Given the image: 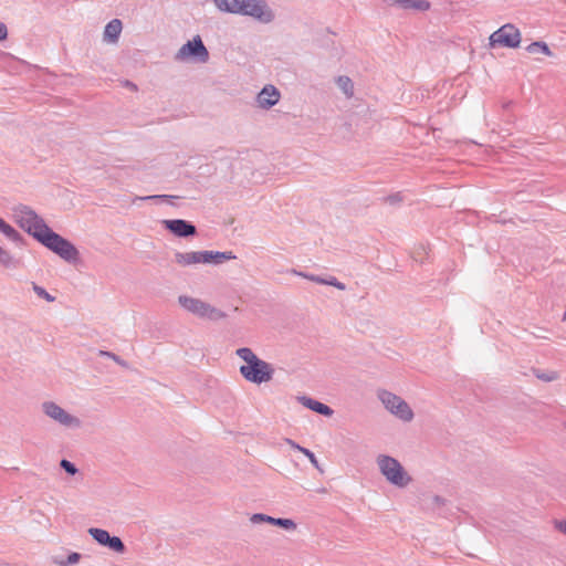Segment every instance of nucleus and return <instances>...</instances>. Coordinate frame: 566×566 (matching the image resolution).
I'll use <instances>...</instances> for the list:
<instances>
[{"label":"nucleus","mask_w":566,"mask_h":566,"mask_svg":"<svg viewBox=\"0 0 566 566\" xmlns=\"http://www.w3.org/2000/svg\"><path fill=\"white\" fill-rule=\"evenodd\" d=\"M444 503H446V500L443 497H441L440 495H432L429 499L428 507L436 510V509L444 505Z\"/></svg>","instance_id":"cd10ccee"},{"label":"nucleus","mask_w":566,"mask_h":566,"mask_svg":"<svg viewBox=\"0 0 566 566\" xmlns=\"http://www.w3.org/2000/svg\"><path fill=\"white\" fill-rule=\"evenodd\" d=\"M187 60L200 63H206L209 60V52L200 35H195L192 40L187 41L175 54V61L184 62Z\"/></svg>","instance_id":"0eeeda50"},{"label":"nucleus","mask_w":566,"mask_h":566,"mask_svg":"<svg viewBox=\"0 0 566 566\" xmlns=\"http://www.w3.org/2000/svg\"><path fill=\"white\" fill-rule=\"evenodd\" d=\"M12 213L18 226L43 247L69 263H74L78 260L80 253L76 247L67 239L54 232L31 207L19 203L12 208Z\"/></svg>","instance_id":"f257e3e1"},{"label":"nucleus","mask_w":566,"mask_h":566,"mask_svg":"<svg viewBox=\"0 0 566 566\" xmlns=\"http://www.w3.org/2000/svg\"><path fill=\"white\" fill-rule=\"evenodd\" d=\"M384 201L390 206L399 205L402 201L401 192H396L384 198Z\"/></svg>","instance_id":"c85d7f7f"},{"label":"nucleus","mask_w":566,"mask_h":566,"mask_svg":"<svg viewBox=\"0 0 566 566\" xmlns=\"http://www.w3.org/2000/svg\"><path fill=\"white\" fill-rule=\"evenodd\" d=\"M555 527L566 535V520L555 521Z\"/></svg>","instance_id":"f704fd0d"},{"label":"nucleus","mask_w":566,"mask_h":566,"mask_svg":"<svg viewBox=\"0 0 566 566\" xmlns=\"http://www.w3.org/2000/svg\"><path fill=\"white\" fill-rule=\"evenodd\" d=\"M270 524L284 528L286 531L296 530V523L291 518L272 517Z\"/></svg>","instance_id":"412c9836"},{"label":"nucleus","mask_w":566,"mask_h":566,"mask_svg":"<svg viewBox=\"0 0 566 566\" xmlns=\"http://www.w3.org/2000/svg\"><path fill=\"white\" fill-rule=\"evenodd\" d=\"M161 224L177 238H189L197 234L196 226L184 219H167L163 220Z\"/></svg>","instance_id":"9b49d317"},{"label":"nucleus","mask_w":566,"mask_h":566,"mask_svg":"<svg viewBox=\"0 0 566 566\" xmlns=\"http://www.w3.org/2000/svg\"><path fill=\"white\" fill-rule=\"evenodd\" d=\"M250 521L253 523V524H259V523H262V522H265V523H269L270 524V521H271V516L270 515H266V514H263V513H255L251 516Z\"/></svg>","instance_id":"7c9ffc66"},{"label":"nucleus","mask_w":566,"mask_h":566,"mask_svg":"<svg viewBox=\"0 0 566 566\" xmlns=\"http://www.w3.org/2000/svg\"><path fill=\"white\" fill-rule=\"evenodd\" d=\"M235 354L245 365L240 366L242 377L252 384L268 382L273 378L274 369L271 364L259 358L251 348H238Z\"/></svg>","instance_id":"7ed1b4c3"},{"label":"nucleus","mask_w":566,"mask_h":566,"mask_svg":"<svg viewBox=\"0 0 566 566\" xmlns=\"http://www.w3.org/2000/svg\"><path fill=\"white\" fill-rule=\"evenodd\" d=\"M88 534L99 545L105 546L115 553L123 554L126 549L123 541L118 536H112L106 530L91 527L88 528Z\"/></svg>","instance_id":"9d476101"},{"label":"nucleus","mask_w":566,"mask_h":566,"mask_svg":"<svg viewBox=\"0 0 566 566\" xmlns=\"http://www.w3.org/2000/svg\"><path fill=\"white\" fill-rule=\"evenodd\" d=\"M32 290L39 297L45 300L46 302L52 303L55 301V297L53 295H51L44 287L35 283H32Z\"/></svg>","instance_id":"b1692460"},{"label":"nucleus","mask_w":566,"mask_h":566,"mask_svg":"<svg viewBox=\"0 0 566 566\" xmlns=\"http://www.w3.org/2000/svg\"><path fill=\"white\" fill-rule=\"evenodd\" d=\"M0 264L4 265L6 268H11L14 265L12 254L9 251L2 249L1 247H0Z\"/></svg>","instance_id":"a878e982"},{"label":"nucleus","mask_w":566,"mask_h":566,"mask_svg":"<svg viewBox=\"0 0 566 566\" xmlns=\"http://www.w3.org/2000/svg\"><path fill=\"white\" fill-rule=\"evenodd\" d=\"M336 84L339 90L346 95L347 98L353 97L354 95V83L350 77L340 75L336 78Z\"/></svg>","instance_id":"6ab92c4d"},{"label":"nucleus","mask_w":566,"mask_h":566,"mask_svg":"<svg viewBox=\"0 0 566 566\" xmlns=\"http://www.w3.org/2000/svg\"><path fill=\"white\" fill-rule=\"evenodd\" d=\"M122 28H123V24L119 19L111 20L105 27L104 40H106L108 42H116L122 32Z\"/></svg>","instance_id":"a211bd4d"},{"label":"nucleus","mask_w":566,"mask_h":566,"mask_svg":"<svg viewBox=\"0 0 566 566\" xmlns=\"http://www.w3.org/2000/svg\"><path fill=\"white\" fill-rule=\"evenodd\" d=\"M378 398L382 402L385 408L400 420L409 422L413 419L412 409L399 396L388 390H379Z\"/></svg>","instance_id":"423d86ee"},{"label":"nucleus","mask_w":566,"mask_h":566,"mask_svg":"<svg viewBox=\"0 0 566 566\" xmlns=\"http://www.w3.org/2000/svg\"><path fill=\"white\" fill-rule=\"evenodd\" d=\"M536 377L538 379L544 380V381H553V380H555L557 378L555 373H551V374H536Z\"/></svg>","instance_id":"72a5a7b5"},{"label":"nucleus","mask_w":566,"mask_h":566,"mask_svg":"<svg viewBox=\"0 0 566 566\" xmlns=\"http://www.w3.org/2000/svg\"><path fill=\"white\" fill-rule=\"evenodd\" d=\"M178 302L182 308L200 318L220 321L227 317L224 312L199 298L180 295Z\"/></svg>","instance_id":"39448f33"},{"label":"nucleus","mask_w":566,"mask_h":566,"mask_svg":"<svg viewBox=\"0 0 566 566\" xmlns=\"http://www.w3.org/2000/svg\"><path fill=\"white\" fill-rule=\"evenodd\" d=\"M293 273L302 276V277H305L312 282H316L318 284H324L325 283V279L318 276V275H315V274H307V273H303V272H297V271H293Z\"/></svg>","instance_id":"c756f323"},{"label":"nucleus","mask_w":566,"mask_h":566,"mask_svg":"<svg viewBox=\"0 0 566 566\" xmlns=\"http://www.w3.org/2000/svg\"><path fill=\"white\" fill-rule=\"evenodd\" d=\"M202 254L203 251L176 252L175 262L181 266H189L199 263L203 264Z\"/></svg>","instance_id":"dca6fc26"},{"label":"nucleus","mask_w":566,"mask_h":566,"mask_svg":"<svg viewBox=\"0 0 566 566\" xmlns=\"http://www.w3.org/2000/svg\"><path fill=\"white\" fill-rule=\"evenodd\" d=\"M98 356L111 358L112 360H114L119 366H122L124 368H128V363L126 360H124L123 358H120L118 355H116V354H114L112 352L98 350Z\"/></svg>","instance_id":"393cba45"},{"label":"nucleus","mask_w":566,"mask_h":566,"mask_svg":"<svg viewBox=\"0 0 566 566\" xmlns=\"http://www.w3.org/2000/svg\"><path fill=\"white\" fill-rule=\"evenodd\" d=\"M489 40L490 46L492 48L502 46L515 49L520 46L522 38L520 30L515 25L506 23L494 31Z\"/></svg>","instance_id":"6e6552de"},{"label":"nucleus","mask_w":566,"mask_h":566,"mask_svg":"<svg viewBox=\"0 0 566 566\" xmlns=\"http://www.w3.org/2000/svg\"><path fill=\"white\" fill-rule=\"evenodd\" d=\"M376 462L381 474L392 485L405 488L411 482V476L406 472L397 459L390 455L380 454L377 457Z\"/></svg>","instance_id":"20e7f679"},{"label":"nucleus","mask_w":566,"mask_h":566,"mask_svg":"<svg viewBox=\"0 0 566 566\" xmlns=\"http://www.w3.org/2000/svg\"><path fill=\"white\" fill-rule=\"evenodd\" d=\"M8 36V29L7 25L2 22H0V41L6 40Z\"/></svg>","instance_id":"c9c22d12"},{"label":"nucleus","mask_w":566,"mask_h":566,"mask_svg":"<svg viewBox=\"0 0 566 566\" xmlns=\"http://www.w3.org/2000/svg\"><path fill=\"white\" fill-rule=\"evenodd\" d=\"M326 285H331V286H334L340 291H344L346 289L345 284L339 282L335 276H331L328 279H325V283Z\"/></svg>","instance_id":"2f4dec72"},{"label":"nucleus","mask_w":566,"mask_h":566,"mask_svg":"<svg viewBox=\"0 0 566 566\" xmlns=\"http://www.w3.org/2000/svg\"><path fill=\"white\" fill-rule=\"evenodd\" d=\"M526 51L531 54L543 53L545 55H552V51L545 42L536 41L526 46Z\"/></svg>","instance_id":"aec40b11"},{"label":"nucleus","mask_w":566,"mask_h":566,"mask_svg":"<svg viewBox=\"0 0 566 566\" xmlns=\"http://www.w3.org/2000/svg\"><path fill=\"white\" fill-rule=\"evenodd\" d=\"M60 467L70 475H75L78 472L75 464L66 459L61 460Z\"/></svg>","instance_id":"bb28decb"},{"label":"nucleus","mask_w":566,"mask_h":566,"mask_svg":"<svg viewBox=\"0 0 566 566\" xmlns=\"http://www.w3.org/2000/svg\"><path fill=\"white\" fill-rule=\"evenodd\" d=\"M297 400L304 407H306L307 409H310L318 415H322L325 417H331L334 413L333 409L329 406H327L318 400H315L311 397L300 396V397H297Z\"/></svg>","instance_id":"ddd939ff"},{"label":"nucleus","mask_w":566,"mask_h":566,"mask_svg":"<svg viewBox=\"0 0 566 566\" xmlns=\"http://www.w3.org/2000/svg\"><path fill=\"white\" fill-rule=\"evenodd\" d=\"M290 443L292 444V447H294L300 452H302L318 471H321V472L323 471L321 469V467H319L317 458L315 457V454L311 450H308V449H306L304 447H301L298 444H295L292 441H290Z\"/></svg>","instance_id":"4be33fe9"},{"label":"nucleus","mask_w":566,"mask_h":566,"mask_svg":"<svg viewBox=\"0 0 566 566\" xmlns=\"http://www.w3.org/2000/svg\"><path fill=\"white\" fill-rule=\"evenodd\" d=\"M213 3L222 12L250 17L263 24L275 20V13L266 0H213Z\"/></svg>","instance_id":"f03ea898"},{"label":"nucleus","mask_w":566,"mask_h":566,"mask_svg":"<svg viewBox=\"0 0 566 566\" xmlns=\"http://www.w3.org/2000/svg\"><path fill=\"white\" fill-rule=\"evenodd\" d=\"M176 198L175 196H170V195H151V196H146V197H140L139 199L140 200H164V201H167L169 199H174Z\"/></svg>","instance_id":"473e14b6"},{"label":"nucleus","mask_w":566,"mask_h":566,"mask_svg":"<svg viewBox=\"0 0 566 566\" xmlns=\"http://www.w3.org/2000/svg\"><path fill=\"white\" fill-rule=\"evenodd\" d=\"M42 410L45 416L56 421L61 426L66 428H78L81 426V420L78 418L72 416L53 401H44L42 403Z\"/></svg>","instance_id":"1a4fd4ad"},{"label":"nucleus","mask_w":566,"mask_h":566,"mask_svg":"<svg viewBox=\"0 0 566 566\" xmlns=\"http://www.w3.org/2000/svg\"><path fill=\"white\" fill-rule=\"evenodd\" d=\"M389 6H395L403 10L427 11L430 3L427 0H385Z\"/></svg>","instance_id":"2eb2a0df"},{"label":"nucleus","mask_w":566,"mask_h":566,"mask_svg":"<svg viewBox=\"0 0 566 566\" xmlns=\"http://www.w3.org/2000/svg\"><path fill=\"white\" fill-rule=\"evenodd\" d=\"M81 558L82 555L80 553L73 552L66 557V559H59L55 557L54 563L59 566H71L77 564Z\"/></svg>","instance_id":"5701e85b"},{"label":"nucleus","mask_w":566,"mask_h":566,"mask_svg":"<svg viewBox=\"0 0 566 566\" xmlns=\"http://www.w3.org/2000/svg\"><path fill=\"white\" fill-rule=\"evenodd\" d=\"M125 87L129 88L130 91H137V85L130 81L124 82Z\"/></svg>","instance_id":"e433bc0d"},{"label":"nucleus","mask_w":566,"mask_h":566,"mask_svg":"<svg viewBox=\"0 0 566 566\" xmlns=\"http://www.w3.org/2000/svg\"><path fill=\"white\" fill-rule=\"evenodd\" d=\"M280 97V91L274 85L268 84L256 95V103L259 107L270 109L279 103Z\"/></svg>","instance_id":"f8f14e48"},{"label":"nucleus","mask_w":566,"mask_h":566,"mask_svg":"<svg viewBox=\"0 0 566 566\" xmlns=\"http://www.w3.org/2000/svg\"><path fill=\"white\" fill-rule=\"evenodd\" d=\"M0 232L17 245L21 247L24 244L23 235L2 218H0Z\"/></svg>","instance_id":"f3484780"},{"label":"nucleus","mask_w":566,"mask_h":566,"mask_svg":"<svg viewBox=\"0 0 566 566\" xmlns=\"http://www.w3.org/2000/svg\"><path fill=\"white\" fill-rule=\"evenodd\" d=\"M234 259H237V256L233 254L232 251L220 252V251L203 250V254H202L203 264L218 265L226 261L234 260Z\"/></svg>","instance_id":"4468645a"}]
</instances>
